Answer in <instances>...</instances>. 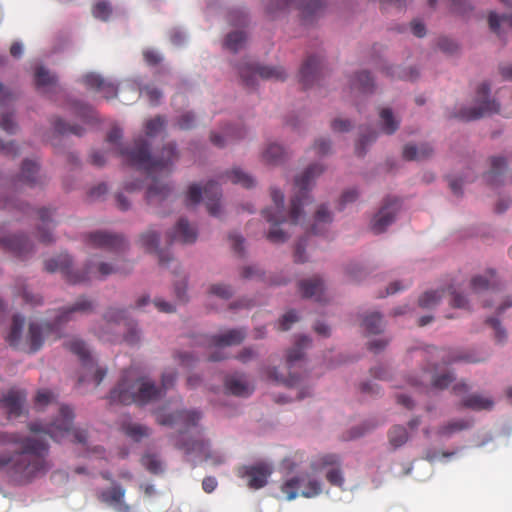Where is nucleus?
I'll return each mask as SVG.
<instances>
[{
	"instance_id": "33",
	"label": "nucleus",
	"mask_w": 512,
	"mask_h": 512,
	"mask_svg": "<svg viewBox=\"0 0 512 512\" xmlns=\"http://www.w3.org/2000/svg\"><path fill=\"white\" fill-rule=\"evenodd\" d=\"M298 286L303 298H314L318 302L324 300V284L319 277L302 280L299 282Z\"/></svg>"
},
{
	"instance_id": "30",
	"label": "nucleus",
	"mask_w": 512,
	"mask_h": 512,
	"mask_svg": "<svg viewBox=\"0 0 512 512\" xmlns=\"http://www.w3.org/2000/svg\"><path fill=\"white\" fill-rule=\"evenodd\" d=\"M498 285L496 279V271L488 269L483 275H476L470 281L471 292L480 295L490 289H494Z\"/></svg>"
},
{
	"instance_id": "20",
	"label": "nucleus",
	"mask_w": 512,
	"mask_h": 512,
	"mask_svg": "<svg viewBox=\"0 0 512 512\" xmlns=\"http://www.w3.org/2000/svg\"><path fill=\"white\" fill-rule=\"evenodd\" d=\"M27 394L24 390L11 388L0 399V405L6 410L8 418H18L25 413Z\"/></svg>"
},
{
	"instance_id": "60",
	"label": "nucleus",
	"mask_w": 512,
	"mask_h": 512,
	"mask_svg": "<svg viewBox=\"0 0 512 512\" xmlns=\"http://www.w3.org/2000/svg\"><path fill=\"white\" fill-rule=\"evenodd\" d=\"M112 13V8L110 4L106 1L97 2L92 9V14L95 18L100 19L102 21L108 20Z\"/></svg>"
},
{
	"instance_id": "61",
	"label": "nucleus",
	"mask_w": 512,
	"mask_h": 512,
	"mask_svg": "<svg viewBox=\"0 0 512 512\" xmlns=\"http://www.w3.org/2000/svg\"><path fill=\"white\" fill-rule=\"evenodd\" d=\"M140 94L146 96L152 105H157L162 97V92L153 85H146L141 88Z\"/></svg>"
},
{
	"instance_id": "58",
	"label": "nucleus",
	"mask_w": 512,
	"mask_h": 512,
	"mask_svg": "<svg viewBox=\"0 0 512 512\" xmlns=\"http://www.w3.org/2000/svg\"><path fill=\"white\" fill-rule=\"evenodd\" d=\"M165 118L162 116H156L146 122L145 130L146 134L150 137L156 136L165 127Z\"/></svg>"
},
{
	"instance_id": "41",
	"label": "nucleus",
	"mask_w": 512,
	"mask_h": 512,
	"mask_svg": "<svg viewBox=\"0 0 512 512\" xmlns=\"http://www.w3.org/2000/svg\"><path fill=\"white\" fill-rule=\"evenodd\" d=\"M310 343L307 336H301L296 342L295 347L291 348L286 355V362L289 369H292L296 362L303 358V349Z\"/></svg>"
},
{
	"instance_id": "64",
	"label": "nucleus",
	"mask_w": 512,
	"mask_h": 512,
	"mask_svg": "<svg viewBox=\"0 0 512 512\" xmlns=\"http://www.w3.org/2000/svg\"><path fill=\"white\" fill-rule=\"evenodd\" d=\"M455 380V376L450 373H444L441 375H436L432 380V385L437 389H445L447 388L453 381Z\"/></svg>"
},
{
	"instance_id": "50",
	"label": "nucleus",
	"mask_w": 512,
	"mask_h": 512,
	"mask_svg": "<svg viewBox=\"0 0 512 512\" xmlns=\"http://www.w3.org/2000/svg\"><path fill=\"white\" fill-rule=\"evenodd\" d=\"M246 41V34L243 31L231 32L226 36L224 46L231 52H238Z\"/></svg>"
},
{
	"instance_id": "15",
	"label": "nucleus",
	"mask_w": 512,
	"mask_h": 512,
	"mask_svg": "<svg viewBox=\"0 0 512 512\" xmlns=\"http://www.w3.org/2000/svg\"><path fill=\"white\" fill-rule=\"evenodd\" d=\"M446 293L451 297L450 305L452 307L462 309L468 308V301L465 296L457 292L453 286H449L447 289L440 288L426 291L419 297V306L425 309L433 308L440 302Z\"/></svg>"
},
{
	"instance_id": "14",
	"label": "nucleus",
	"mask_w": 512,
	"mask_h": 512,
	"mask_svg": "<svg viewBox=\"0 0 512 512\" xmlns=\"http://www.w3.org/2000/svg\"><path fill=\"white\" fill-rule=\"evenodd\" d=\"M84 241L92 248L115 253L123 252L128 247L127 241L122 235L106 231L88 233L85 235Z\"/></svg>"
},
{
	"instance_id": "47",
	"label": "nucleus",
	"mask_w": 512,
	"mask_h": 512,
	"mask_svg": "<svg viewBox=\"0 0 512 512\" xmlns=\"http://www.w3.org/2000/svg\"><path fill=\"white\" fill-rule=\"evenodd\" d=\"M25 319L21 315L13 317L11 330L7 336V341L13 347H18L20 344L21 333L24 326Z\"/></svg>"
},
{
	"instance_id": "10",
	"label": "nucleus",
	"mask_w": 512,
	"mask_h": 512,
	"mask_svg": "<svg viewBox=\"0 0 512 512\" xmlns=\"http://www.w3.org/2000/svg\"><path fill=\"white\" fill-rule=\"evenodd\" d=\"M281 491L289 501L294 500L299 494L305 498H313L321 494L322 483L310 474L303 473L286 480L281 486Z\"/></svg>"
},
{
	"instance_id": "45",
	"label": "nucleus",
	"mask_w": 512,
	"mask_h": 512,
	"mask_svg": "<svg viewBox=\"0 0 512 512\" xmlns=\"http://www.w3.org/2000/svg\"><path fill=\"white\" fill-rule=\"evenodd\" d=\"M142 466L151 474H161L164 471L163 463L154 453H145L140 460Z\"/></svg>"
},
{
	"instance_id": "40",
	"label": "nucleus",
	"mask_w": 512,
	"mask_h": 512,
	"mask_svg": "<svg viewBox=\"0 0 512 512\" xmlns=\"http://www.w3.org/2000/svg\"><path fill=\"white\" fill-rule=\"evenodd\" d=\"M493 405H494L493 400H491L490 398L484 397L482 395H479V394L470 395V396L464 398L461 402L462 407L476 410V411L490 410V409H492Z\"/></svg>"
},
{
	"instance_id": "19",
	"label": "nucleus",
	"mask_w": 512,
	"mask_h": 512,
	"mask_svg": "<svg viewBox=\"0 0 512 512\" xmlns=\"http://www.w3.org/2000/svg\"><path fill=\"white\" fill-rule=\"evenodd\" d=\"M400 210L398 199H386L380 210L374 215L370 228L375 234L383 233L391 225Z\"/></svg>"
},
{
	"instance_id": "39",
	"label": "nucleus",
	"mask_w": 512,
	"mask_h": 512,
	"mask_svg": "<svg viewBox=\"0 0 512 512\" xmlns=\"http://www.w3.org/2000/svg\"><path fill=\"white\" fill-rule=\"evenodd\" d=\"M507 168V162L503 157H492L491 168L485 175L486 181L490 185L499 184L500 178Z\"/></svg>"
},
{
	"instance_id": "48",
	"label": "nucleus",
	"mask_w": 512,
	"mask_h": 512,
	"mask_svg": "<svg viewBox=\"0 0 512 512\" xmlns=\"http://www.w3.org/2000/svg\"><path fill=\"white\" fill-rule=\"evenodd\" d=\"M388 438L391 446L399 448L408 441L409 435L405 427L395 425L389 430Z\"/></svg>"
},
{
	"instance_id": "7",
	"label": "nucleus",
	"mask_w": 512,
	"mask_h": 512,
	"mask_svg": "<svg viewBox=\"0 0 512 512\" xmlns=\"http://www.w3.org/2000/svg\"><path fill=\"white\" fill-rule=\"evenodd\" d=\"M74 412L67 406L62 405L56 418L50 423L40 421L28 424V429L34 434L48 435L55 442L61 443L71 441L74 443L85 444L87 441V431L73 426Z\"/></svg>"
},
{
	"instance_id": "51",
	"label": "nucleus",
	"mask_w": 512,
	"mask_h": 512,
	"mask_svg": "<svg viewBox=\"0 0 512 512\" xmlns=\"http://www.w3.org/2000/svg\"><path fill=\"white\" fill-rule=\"evenodd\" d=\"M380 118L382 121V129L386 134H393L399 127V120H397L390 108H383L380 111Z\"/></svg>"
},
{
	"instance_id": "11",
	"label": "nucleus",
	"mask_w": 512,
	"mask_h": 512,
	"mask_svg": "<svg viewBox=\"0 0 512 512\" xmlns=\"http://www.w3.org/2000/svg\"><path fill=\"white\" fill-rule=\"evenodd\" d=\"M489 93L490 86L486 82L480 84L476 92L475 105L461 109L456 117L464 121H471L497 113L499 105L494 100L489 99Z\"/></svg>"
},
{
	"instance_id": "26",
	"label": "nucleus",
	"mask_w": 512,
	"mask_h": 512,
	"mask_svg": "<svg viewBox=\"0 0 512 512\" xmlns=\"http://www.w3.org/2000/svg\"><path fill=\"white\" fill-rule=\"evenodd\" d=\"M41 225L37 228V236L40 242L50 244L54 241L52 228L54 227L52 221V211L48 208H41L35 211Z\"/></svg>"
},
{
	"instance_id": "57",
	"label": "nucleus",
	"mask_w": 512,
	"mask_h": 512,
	"mask_svg": "<svg viewBox=\"0 0 512 512\" xmlns=\"http://www.w3.org/2000/svg\"><path fill=\"white\" fill-rule=\"evenodd\" d=\"M450 10L459 16H467L472 10L469 0H450Z\"/></svg>"
},
{
	"instance_id": "28",
	"label": "nucleus",
	"mask_w": 512,
	"mask_h": 512,
	"mask_svg": "<svg viewBox=\"0 0 512 512\" xmlns=\"http://www.w3.org/2000/svg\"><path fill=\"white\" fill-rule=\"evenodd\" d=\"M84 84L103 94L106 99H111L117 96V87L110 82H106L100 75L89 73L83 77Z\"/></svg>"
},
{
	"instance_id": "5",
	"label": "nucleus",
	"mask_w": 512,
	"mask_h": 512,
	"mask_svg": "<svg viewBox=\"0 0 512 512\" xmlns=\"http://www.w3.org/2000/svg\"><path fill=\"white\" fill-rule=\"evenodd\" d=\"M176 379L177 372L174 369L165 370L161 377V388H158L153 381L138 376L133 369H127L118 384L110 391L109 403L146 405L162 397L174 386Z\"/></svg>"
},
{
	"instance_id": "52",
	"label": "nucleus",
	"mask_w": 512,
	"mask_h": 512,
	"mask_svg": "<svg viewBox=\"0 0 512 512\" xmlns=\"http://www.w3.org/2000/svg\"><path fill=\"white\" fill-rule=\"evenodd\" d=\"M382 71L392 78H399L413 81L418 78L419 73L416 69L410 68L408 71L405 69H400L399 67H383Z\"/></svg>"
},
{
	"instance_id": "36",
	"label": "nucleus",
	"mask_w": 512,
	"mask_h": 512,
	"mask_svg": "<svg viewBox=\"0 0 512 512\" xmlns=\"http://www.w3.org/2000/svg\"><path fill=\"white\" fill-rule=\"evenodd\" d=\"M471 426L472 421L469 419H455L439 426L436 433L440 437L449 438L455 433L469 429Z\"/></svg>"
},
{
	"instance_id": "17",
	"label": "nucleus",
	"mask_w": 512,
	"mask_h": 512,
	"mask_svg": "<svg viewBox=\"0 0 512 512\" xmlns=\"http://www.w3.org/2000/svg\"><path fill=\"white\" fill-rule=\"evenodd\" d=\"M310 466L314 472H320L326 467H331V469L326 473L327 481L333 486H343L344 477L341 469L339 468V457L337 455H320L311 462Z\"/></svg>"
},
{
	"instance_id": "46",
	"label": "nucleus",
	"mask_w": 512,
	"mask_h": 512,
	"mask_svg": "<svg viewBox=\"0 0 512 512\" xmlns=\"http://www.w3.org/2000/svg\"><path fill=\"white\" fill-rule=\"evenodd\" d=\"M362 326L369 334L380 333L383 329L382 315L378 312L366 315L362 321Z\"/></svg>"
},
{
	"instance_id": "44",
	"label": "nucleus",
	"mask_w": 512,
	"mask_h": 512,
	"mask_svg": "<svg viewBox=\"0 0 512 512\" xmlns=\"http://www.w3.org/2000/svg\"><path fill=\"white\" fill-rule=\"evenodd\" d=\"M284 156L285 151L283 147L275 143L269 144L262 154L263 160L271 165L281 163Z\"/></svg>"
},
{
	"instance_id": "32",
	"label": "nucleus",
	"mask_w": 512,
	"mask_h": 512,
	"mask_svg": "<svg viewBox=\"0 0 512 512\" xmlns=\"http://www.w3.org/2000/svg\"><path fill=\"white\" fill-rule=\"evenodd\" d=\"M120 430L125 436L134 442H140L142 439L148 437L151 434L149 427L140 423L133 422L130 418H124L120 422Z\"/></svg>"
},
{
	"instance_id": "4",
	"label": "nucleus",
	"mask_w": 512,
	"mask_h": 512,
	"mask_svg": "<svg viewBox=\"0 0 512 512\" xmlns=\"http://www.w3.org/2000/svg\"><path fill=\"white\" fill-rule=\"evenodd\" d=\"M201 413L196 410H177L167 413L164 409L156 412V421L162 426L177 428L174 445L186 455L203 458L206 462L217 466L225 462L222 453L210 449L208 440L202 437V429L198 427Z\"/></svg>"
},
{
	"instance_id": "62",
	"label": "nucleus",
	"mask_w": 512,
	"mask_h": 512,
	"mask_svg": "<svg viewBox=\"0 0 512 512\" xmlns=\"http://www.w3.org/2000/svg\"><path fill=\"white\" fill-rule=\"evenodd\" d=\"M196 116L192 112H185L177 119V126L181 130H189L195 127Z\"/></svg>"
},
{
	"instance_id": "3",
	"label": "nucleus",
	"mask_w": 512,
	"mask_h": 512,
	"mask_svg": "<svg viewBox=\"0 0 512 512\" xmlns=\"http://www.w3.org/2000/svg\"><path fill=\"white\" fill-rule=\"evenodd\" d=\"M323 172V167L319 164H312L307 167L302 175L296 177L295 186L298 189L297 195L291 200V207L286 218L284 210V194L281 190L273 188L271 198L274 208H267L262 211L263 217L271 227L266 234L268 241L274 244L284 243L288 240L290 234L282 228L283 225H296L302 214L303 206L310 201L308 191L313 181Z\"/></svg>"
},
{
	"instance_id": "21",
	"label": "nucleus",
	"mask_w": 512,
	"mask_h": 512,
	"mask_svg": "<svg viewBox=\"0 0 512 512\" xmlns=\"http://www.w3.org/2000/svg\"><path fill=\"white\" fill-rule=\"evenodd\" d=\"M13 100L14 95L0 82V128L8 134H15L18 130L14 114L10 110Z\"/></svg>"
},
{
	"instance_id": "56",
	"label": "nucleus",
	"mask_w": 512,
	"mask_h": 512,
	"mask_svg": "<svg viewBox=\"0 0 512 512\" xmlns=\"http://www.w3.org/2000/svg\"><path fill=\"white\" fill-rule=\"evenodd\" d=\"M267 376L278 383H283L288 387L296 386L299 383V377L290 373L288 377H282L278 374L276 368L268 369Z\"/></svg>"
},
{
	"instance_id": "55",
	"label": "nucleus",
	"mask_w": 512,
	"mask_h": 512,
	"mask_svg": "<svg viewBox=\"0 0 512 512\" xmlns=\"http://www.w3.org/2000/svg\"><path fill=\"white\" fill-rule=\"evenodd\" d=\"M208 293L220 299L227 300L232 297L234 292L230 285L224 283H216L210 285Z\"/></svg>"
},
{
	"instance_id": "8",
	"label": "nucleus",
	"mask_w": 512,
	"mask_h": 512,
	"mask_svg": "<svg viewBox=\"0 0 512 512\" xmlns=\"http://www.w3.org/2000/svg\"><path fill=\"white\" fill-rule=\"evenodd\" d=\"M94 304L86 297H80L72 306L59 311L53 322H45L43 324L31 323L29 325L26 336L27 352L34 353L38 351L44 343V334L58 329L63 324L72 319L75 312L89 313L93 310Z\"/></svg>"
},
{
	"instance_id": "43",
	"label": "nucleus",
	"mask_w": 512,
	"mask_h": 512,
	"mask_svg": "<svg viewBox=\"0 0 512 512\" xmlns=\"http://www.w3.org/2000/svg\"><path fill=\"white\" fill-rule=\"evenodd\" d=\"M353 89H357L362 93H372L374 91V81L368 71L357 73L351 81Z\"/></svg>"
},
{
	"instance_id": "16",
	"label": "nucleus",
	"mask_w": 512,
	"mask_h": 512,
	"mask_svg": "<svg viewBox=\"0 0 512 512\" xmlns=\"http://www.w3.org/2000/svg\"><path fill=\"white\" fill-rule=\"evenodd\" d=\"M103 318L107 325H119L124 322L126 331L123 339L127 344L136 345L140 342L141 332L137 325L128 318L126 310L110 307L104 313Z\"/></svg>"
},
{
	"instance_id": "25",
	"label": "nucleus",
	"mask_w": 512,
	"mask_h": 512,
	"mask_svg": "<svg viewBox=\"0 0 512 512\" xmlns=\"http://www.w3.org/2000/svg\"><path fill=\"white\" fill-rule=\"evenodd\" d=\"M224 386L228 394L238 397H248L254 390L253 386L244 379V375L240 374L226 376Z\"/></svg>"
},
{
	"instance_id": "22",
	"label": "nucleus",
	"mask_w": 512,
	"mask_h": 512,
	"mask_svg": "<svg viewBox=\"0 0 512 512\" xmlns=\"http://www.w3.org/2000/svg\"><path fill=\"white\" fill-rule=\"evenodd\" d=\"M39 165L31 160H24L20 174L11 182L12 192H17L19 187L24 185L34 187L42 184L41 176L38 175Z\"/></svg>"
},
{
	"instance_id": "13",
	"label": "nucleus",
	"mask_w": 512,
	"mask_h": 512,
	"mask_svg": "<svg viewBox=\"0 0 512 512\" xmlns=\"http://www.w3.org/2000/svg\"><path fill=\"white\" fill-rule=\"evenodd\" d=\"M295 4L301 11L305 23L312 22L322 14L325 7L324 0H274L268 7V12L273 14L276 10H282Z\"/></svg>"
},
{
	"instance_id": "37",
	"label": "nucleus",
	"mask_w": 512,
	"mask_h": 512,
	"mask_svg": "<svg viewBox=\"0 0 512 512\" xmlns=\"http://www.w3.org/2000/svg\"><path fill=\"white\" fill-rule=\"evenodd\" d=\"M125 497V489L120 485H113L108 489L99 492L98 499L108 506L115 507Z\"/></svg>"
},
{
	"instance_id": "12",
	"label": "nucleus",
	"mask_w": 512,
	"mask_h": 512,
	"mask_svg": "<svg viewBox=\"0 0 512 512\" xmlns=\"http://www.w3.org/2000/svg\"><path fill=\"white\" fill-rule=\"evenodd\" d=\"M238 72L246 87H254L257 75L265 80L283 81L286 78L285 70L280 66H260L250 62L241 63Z\"/></svg>"
},
{
	"instance_id": "54",
	"label": "nucleus",
	"mask_w": 512,
	"mask_h": 512,
	"mask_svg": "<svg viewBox=\"0 0 512 512\" xmlns=\"http://www.w3.org/2000/svg\"><path fill=\"white\" fill-rule=\"evenodd\" d=\"M53 126L55 131L61 135L73 134L76 136H81L84 133V129L81 126L69 125L60 118L55 120Z\"/></svg>"
},
{
	"instance_id": "27",
	"label": "nucleus",
	"mask_w": 512,
	"mask_h": 512,
	"mask_svg": "<svg viewBox=\"0 0 512 512\" xmlns=\"http://www.w3.org/2000/svg\"><path fill=\"white\" fill-rule=\"evenodd\" d=\"M140 243L147 251H155L158 254V260L161 266H165L173 261L168 251L158 249L159 235L156 232L148 230L141 234Z\"/></svg>"
},
{
	"instance_id": "6",
	"label": "nucleus",
	"mask_w": 512,
	"mask_h": 512,
	"mask_svg": "<svg viewBox=\"0 0 512 512\" xmlns=\"http://www.w3.org/2000/svg\"><path fill=\"white\" fill-rule=\"evenodd\" d=\"M44 268L49 273L60 272L65 280L71 284L83 283L93 279H104L111 274L122 272L121 268L106 262L98 264L88 262L83 270H74L71 257L64 253L46 260Z\"/></svg>"
},
{
	"instance_id": "31",
	"label": "nucleus",
	"mask_w": 512,
	"mask_h": 512,
	"mask_svg": "<svg viewBox=\"0 0 512 512\" xmlns=\"http://www.w3.org/2000/svg\"><path fill=\"white\" fill-rule=\"evenodd\" d=\"M244 136V128L227 126L224 128L223 134L212 132L210 140L214 146L223 148L229 143L242 139Z\"/></svg>"
},
{
	"instance_id": "42",
	"label": "nucleus",
	"mask_w": 512,
	"mask_h": 512,
	"mask_svg": "<svg viewBox=\"0 0 512 512\" xmlns=\"http://www.w3.org/2000/svg\"><path fill=\"white\" fill-rule=\"evenodd\" d=\"M35 83L38 89L43 91L52 90L57 87V79L44 67H38L35 72Z\"/></svg>"
},
{
	"instance_id": "49",
	"label": "nucleus",
	"mask_w": 512,
	"mask_h": 512,
	"mask_svg": "<svg viewBox=\"0 0 512 512\" xmlns=\"http://www.w3.org/2000/svg\"><path fill=\"white\" fill-rule=\"evenodd\" d=\"M226 176L233 184H239L245 188H250L255 184L254 179L239 168H234L227 172Z\"/></svg>"
},
{
	"instance_id": "63",
	"label": "nucleus",
	"mask_w": 512,
	"mask_h": 512,
	"mask_svg": "<svg viewBox=\"0 0 512 512\" xmlns=\"http://www.w3.org/2000/svg\"><path fill=\"white\" fill-rule=\"evenodd\" d=\"M298 321V316L294 310L288 311L282 316L277 322V329L280 331H287L291 328V325Z\"/></svg>"
},
{
	"instance_id": "59",
	"label": "nucleus",
	"mask_w": 512,
	"mask_h": 512,
	"mask_svg": "<svg viewBox=\"0 0 512 512\" xmlns=\"http://www.w3.org/2000/svg\"><path fill=\"white\" fill-rule=\"evenodd\" d=\"M0 209H17L23 211L25 214H29L32 211V208L28 204L24 203H16L14 199L8 197H0Z\"/></svg>"
},
{
	"instance_id": "38",
	"label": "nucleus",
	"mask_w": 512,
	"mask_h": 512,
	"mask_svg": "<svg viewBox=\"0 0 512 512\" xmlns=\"http://www.w3.org/2000/svg\"><path fill=\"white\" fill-rule=\"evenodd\" d=\"M331 222L332 214L325 205H321L315 213L314 223L312 225L311 232L314 235H323L326 226L329 225Z\"/></svg>"
},
{
	"instance_id": "53",
	"label": "nucleus",
	"mask_w": 512,
	"mask_h": 512,
	"mask_svg": "<svg viewBox=\"0 0 512 512\" xmlns=\"http://www.w3.org/2000/svg\"><path fill=\"white\" fill-rule=\"evenodd\" d=\"M488 23L491 31L501 36L500 24L502 23L512 28V15L499 16L495 12H491L488 17Z\"/></svg>"
},
{
	"instance_id": "24",
	"label": "nucleus",
	"mask_w": 512,
	"mask_h": 512,
	"mask_svg": "<svg viewBox=\"0 0 512 512\" xmlns=\"http://www.w3.org/2000/svg\"><path fill=\"white\" fill-rule=\"evenodd\" d=\"M245 329H230L221 335H213L211 337H205V342L210 346L217 348L238 345L246 338Z\"/></svg>"
},
{
	"instance_id": "1",
	"label": "nucleus",
	"mask_w": 512,
	"mask_h": 512,
	"mask_svg": "<svg viewBox=\"0 0 512 512\" xmlns=\"http://www.w3.org/2000/svg\"><path fill=\"white\" fill-rule=\"evenodd\" d=\"M122 135V130L119 127H113L108 132L106 141L114 146L117 154L123 157L128 165L144 170L152 177V183L146 190L145 198L148 205L161 204L170 196L172 187L156 179L153 175L168 171L169 166L177 159L175 144L165 145L160 157L154 158L150 154V145L144 138L135 139L131 148H124L121 144Z\"/></svg>"
},
{
	"instance_id": "34",
	"label": "nucleus",
	"mask_w": 512,
	"mask_h": 512,
	"mask_svg": "<svg viewBox=\"0 0 512 512\" xmlns=\"http://www.w3.org/2000/svg\"><path fill=\"white\" fill-rule=\"evenodd\" d=\"M204 197L210 215L219 216L221 190L218 183L209 181L204 188Z\"/></svg>"
},
{
	"instance_id": "35",
	"label": "nucleus",
	"mask_w": 512,
	"mask_h": 512,
	"mask_svg": "<svg viewBox=\"0 0 512 512\" xmlns=\"http://www.w3.org/2000/svg\"><path fill=\"white\" fill-rule=\"evenodd\" d=\"M402 154L405 160L420 161L431 157L433 148L427 143L420 144L419 146L407 144L404 146Z\"/></svg>"
},
{
	"instance_id": "29",
	"label": "nucleus",
	"mask_w": 512,
	"mask_h": 512,
	"mask_svg": "<svg viewBox=\"0 0 512 512\" xmlns=\"http://www.w3.org/2000/svg\"><path fill=\"white\" fill-rule=\"evenodd\" d=\"M169 238L171 242L192 244L197 239V230L186 219L181 218L169 234Z\"/></svg>"
},
{
	"instance_id": "23",
	"label": "nucleus",
	"mask_w": 512,
	"mask_h": 512,
	"mask_svg": "<svg viewBox=\"0 0 512 512\" xmlns=\"http://www.w3.org/2000/svg\"><path fill=\"white\" fill-rule=\"evenodd\" d=\"M322 74V59L319 56H309L300 69V82L303 87L313 86Z\"/></svg>"
},
{
	"instance_id": "18",
	"label": "nucleus",
	"mask_w": 512,
	"mask_h": 512,
	"mask_svg": "<svg viewBox=\"0 0 512 512\" xmlns=\"http://www.w3.org/2000/svg\"><path fill=\"white\" fill-rule=\"evenodd\" d=\"M273 472V467L266 462L256 463L250 466H243L238 474L242 478H247V485L251 489H261L268 483V478Z\"/></svg>"
},
{
	"instance_id": "2",
	"label": "nucleus",
	"mask_w": 512,
	"mask_h": 512,
	"mask_svg": "<svg viewBox=\"0 0 512 512\" xmlns=\"http://www.w3.org/2000/svg\"><path fill=\"white\" fill-rule=\"evenodd\" d=\"M8 444L19 448L13 452H0V472H5L15 483L29 484L52 468L48 459L49 445L43 439L0 432V445Z\"/></svg>"
},
{
	"instance_id": "9",
	"label": "nucleus",
	"mask_w": 512,
	"mask_h": 512,
	"mask_svg": "<svg viewBox=\"0 0 512 512\" xmlns=\"http://www.w3.org/2000/svg\"><path fill=\"white\" fill-rule=\"evenodd\" d=\"M65 346L73 354L79 357L82 367L85 370L79 377L78 383L93 381L98 386L106 376V369L98 367L90 355V352L84 341L73 338L65 343Z\"/></svg>"
}]
</instances>
